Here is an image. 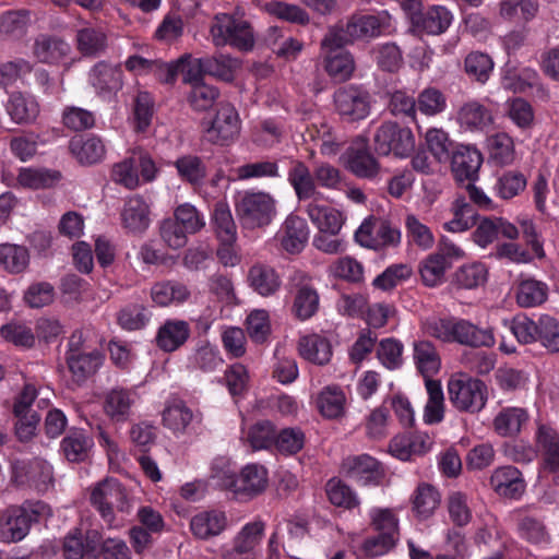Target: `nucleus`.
<instances>
[{
  "instance_id": "obj_35",
  "label": "nucleus",
  "mask_w": 559,
  "mask_h": 559,
  "mask_svg": "<svg viewBox=\"0 0 559 559\" xmlns=\"http://www.w3.org/2000/svg\"><path fill=\"white\" fill-rule=\"evenodd\" d=\"M457 120L469 130H484L493 122L491 111L477 100L465 103L459 109Z\"/></svg>"
},
{
  "instance_id": "obj_47",
  "label": "nucleus",
  "mask_w": 559,
  "mask_h": 559,
  "mask_svg": "<svg viewBox=\"0 0 559 559\" xmlns=\"http://www.w3.org/2000/svg\"><path fill=\"white\" fill-rule=\"evenodd\" d=\"M426 389L428 401L425 406L424 420L426 424H438L444 417V396L441 383L438 380L427 379Z\"/></svg>"
},
{
  "instance_id": "obj_8",
  "label": "nucleus",
  "mask_w": 559,
  "mask_h": 559,
  "mask_svg": "<svg viewBox=\"0 0 559 559\" xmlns=\"http://www.w3.org/2000/svg\"><path fill=\"white\" fill-rule=\"evenodd\" d=\"M239 133L238 111L231 104H221L211 126L205 130V139L213 144L225 146L235 142Z\"/></svg>"
},
{
  "instance_id": "obj_56",
  "label": "nucleus",
  "mask_w": 559,
  "mask_h": 559,
  "mask_svg": "<svg viewBox=\"0 0 559 559\" xmlns=\"http://www.w3.org/2000/svg\"><path fill=\"white\" fill-rule=\"evenodd\" d=\"M440 503V495L435 487L420 484L413 496V509L419 518L430 516Z\"/></svg>"
},
{
  "instance_id": "obj_11",
  "label": "nucleus",
  "mask_w": 559,
  "mask_h": 559,
  "mask_svg": "<svg viewBox=\"0 0 559 559\" xmlns=\"http://www.w3.org/2000/svg\"><path fill=\"white\" fill-rule=\"evenodd\" d=\"M341 471L347 478L362 486L379 485L384 477L380 462L368 454L347 456L342 462Z\"/></svg>"
},
{
  "instance_id": "obj_19",
  "label": "nucleus",
  "mask_w": 559,
  "mask_h": 559,
  "mask_svg": "<svg viewBox=\"0 0 559 559\" xmlns=\"http://www.w3.org/2000/svg\"><path fill=\"white\" fill-rule=\"evenodd\" d=\"M452 343L469 347H491L495 345V337L490 329L479 328L468 320L455 319Z\"/></svg>"
},
{
  "instance_id": "obj_37",
  "label": "nucleus",
  "mask_w": 559,
  "mask_h": 559,
  "mask_svg": "<svg viewBox=\"0 0 559 559\" xmlns=\"http://www.w3.org/2000/svg\"><path fill=\"white\" fill-rule=\"evenodd\" d=\"M487 148L489 160L497 166L510 165L515 158L513 139L504 132L488 136Z\"/></svg>"
},
{
  "instance_id": "obj_31",
  "label": "nucleus",
  "mask_w": 559,
  "mask_h": 559,
  "mask_svg": "<svg viewBox=\"0 0 559 559\" xmlns=\"http://www.w3.org/2000/svg\"><path fill=\"white\" fill-rule=\"evenodd\" d=\"M299 355L316 365H325L331 360L332 347L330 342L318 334L305 335L298 342Z\"/></svg>"
},
{
  "instance_id": "obj_51",
  "label": "nucleus",
  "mask_w": 559,
  "mask_h": 559,
  "mask_svg": "<svg viewBox=\"0 0 559 559\" xmlns=\"http://www.w3.org/2000/svg\"><path fill=\"white\" fill-rule=\"evenodd\" d=\"M92 440L82 430H71L62 440L61 449L70 462L84 461L92 448Z\"/></svg>"
},
{
  "instance_id": "obj_14",
  "label": "nucleus",
  "mask_w": 559,
  "mask_h": 559,
  "mask_svg": "<svg viewBox=\"0 0 559 559\" xmlns=\"http://www.w3.org/2000/svg\"><path fill=\"white\" fill-rule=\"evenodd\" d=\"M104 356L97 349L84 352L70 347L67 364L75 382L82 383L97 372L103 365Z\"/></svg>"
},
{
  "instance_id": "obj_7",
  "label": "nucleus",
  "mask_w": 559,
  "mask_h": 559,
  "mask_svg": "<svg viewBox=\"0 0 559 559\" xmlns=\"http://www.w3.org/2000/svg\"><path fill=\"white\" fill-rule=\"evenodd\" d=\"M373 143L376 152L380 155L393 153L404 157L414 148L415 139L411 129L388 121L377 129Z\"/></svg>"
},
{
  "instance_id": "obj_38",
  "label": "nucleus",
  "mask_w": 559,
  "mask_h": 559,
  "mask_svg": "<svg viewBox=\"0 0 559 559\" xmlns=\"http://www.w3.org/2000/svg\"><path fill=\"white\" fill-rule=\"evenodd\" d=\"M193 418L192 411L182 401L169 402L163 411V425L175 435L185 433Z\"/></svg>"
},
{
  "instance_id": "obj_63",
  "label": "nucleus",
  "mask_w": 559,
  "mask_h": 559,
  "mask_svg": "<svg viewBox=\"0 0 559 559\" xmlns=\"http://www.w3.org/2000/svg\"><path fill=\"white\" fill-rule=\"evenodd\" d=\"M526 188V178L520 171H504L495 185L497 194L504 200L519 195Z\"/></svg>"
},
{
  "instance_id": "obj_6",
  "label": "nucleus",
  "mask_w": 559,
  "mask_h": 559,
  "mask_svg": "<svg viewBox=\"0 0 559 559\" xmlns=\"http://www.w3.org/2000/svg\"><path fill=\"white\" fill-rule=\"evenodd\" d=\"M131 500L127 489L114 478H107L95 485L90 497L92 506L109 526L115 522L114 509L116 508L120 512L129 513L132 507Z\"/></svg>"
},
{
  "instance_id": "obj_15",
  "label": "nucleus",
  "mask_w": 559,
  "mask_h": 559,
  "mask_svg": "<svg viewBox=\"0 0 559 559\" xmlns=\"http://www.w3.org/2000/svg\"><path fill=\"white\" fill-rule=\"evenodd\" d=\"M483 164L481 154L474 147L461 145L452 154L451 169L460 181H475Z\"/></svg>"
},
{
  "instance_id": "obj_62",
  "label": "nucleus",
  "mask_w": 559,
  "mask_h": 559,
  "mask_svg": "<svg viewBox=\"0 0 559 559\" xmlns=\"http://www.w3.org/2000/svg\"><path fill=\"white\" fill-rule=\"evenodd\" d=\"M330 502L336 507L353 509L359 504L356 493L341 479L332 478L325 486Z\"/></svg>"
},
{
  "instance_id": "obj_49",
  "label": "nucleus",
  "mask_w": 559,
  "mask_h": 559,
  "mask_svg": "<svg viewBox=\"0 0 559 559\" xmlns=\"http://www.w3.org/2000/svg\"><path fill=\"white\" fill-rule=\"evenodd\" d=\"M538 12L536 0H502L500 2V15L502 19L513 22H528Z\"/></svg>"
},
{
  "instance_id": "obj_26",
  "label": "nucleus",
  "mask_w": 559,
  "mask_h": 559,
  "mask_svg": "<svg viewBox=\"0 0 559 559\" xmlns=\"http://www.w3.org/2000/svg\"><path fill=\"white\" fill-rule=\"evenodd\" d=\"M248 283L257 294L263 297L274 295L282 285L276 270L264 263H255L249 269Z\"/></svg>"
},
{
  "instance_id": "obj_54",
  "label": "nucleus",
  "mask_w": 559,
  "mask_h": 559,
  "mask_svg": "<svg viewBox=\"0 0 559 559\" xmlns=\"http://www.w3.org/2000/svg\"><path fill=\"white\" fill-rule=\"evenodd\" d=\"M99 540L98 532L91 531L86 536V544L83 543L82 535L79 532L70 533L64 537L62 554L66 559H82L85 551L96 549Z\"/></svg>"
},
{
  "instance_id": "obj_2",
  "label": "nucleus",
  "mask_w": 559,
  "mask_h": 559,
  "mask_svg": "<svg viewBox=\"0 0 559 559\" xmlns=\"http://www.w3.org/2000/svg\"><path fill=\"white\" fill-rule=\"evenodd\" d=\"M214 46H230L239 51H250L255 44V35L250 22L236 14L217 13L209 27Z\"/></svg>"
},
{
  "instance_id": "obj_58",
  "label": "nucleus",
  "mask_w": 559,
  "mask_h": 559,
  "mask_svg": "<svg viewBox=\"0 0 559 559\" xmlns=\"http://www.w3.org/2000/svg\"><path fill=\"white\" fill-rule=\"evenodd\" d=\"M412 274L413 270L408 264H392L373 280L372 285L383 292L391 290L407 281Z\"/></svg>"
},
{
  "instance_id": "obj_36",
  "label": "nucleus",
  "mask_w": 559,
  "mask_h": 559,
  "mask_svg": "<svg viewBox=\"0 0 559 559\" xmlns=\"http://www.w3.org/2000/svg\"><path fill=\"white\" fill-rule=\"evenodd\" d=\"M75 38L76 48L84 57H97L107 48V35L99 27L80 28Z\"/></svg>"
},
{
  "instance_id": "obj_57",
  "label": "nucleus",
  "mask_w": 559,
  "mask_h": 559,
  "mask_svg": "<svg viewBox=\"0 0 559 559\" xmlns=\"http://www.w3.org/2000/svg\"><path fill=\"white\" fill-rule=\"evenodd\" d=\"M239 68L240 60L229 55L219 53L205 59L206 73L225 82H231Z\"/></svg>"
},
{
  "instance_id": "obj_9",
  "label": "nucleus",
  "mask_w": 559,
  "mask_h": 559,
  "mask_svg": "<svg viewBox=\"0 0 559 559\" xmlns=\"http://www.w3.org/2000/svg\"><path fill=\"white\" fill-rule=\"evenodd\" d=\"M355 239L362 247L378 250L399 245L401 233L385 221L369 217L356 230Z\"/></svg>"
},
{
  "instance_id": "obj_17",
  "label": "nucleus",
  "mask_w": 559,
  "mask_h": 559,
  "mask_svg": "<svg viewBox=\"0 0 559 559\" xmlns=\"http://www.w3.org/2000/svg\"><path fill=\"white\" fill-rule=\"evenodd\" d=\"M190 325L185 320L170 319L165 321L157 330L156 346L166 353L180 348L190 337Z\"/></svg>"
},
{
  "instance_id": "obj_42",
  "label": "nucleus",
  "mask_w": 559,
  "mask_h": 559,
  "mask_svg": "<svg viewBox=\"0 0 559 559\" xmlns=\"http://www.w3.org/2000/svg\"><path fill=\"white\" fill-rule=\"evenodd\" d=\"M174 166L180 179L193 187L202 185L206 177V166L202 158L197 155L180 156L175 160Z\"/></svg>"
},
{
  "instance_id": "obj_27",
  "label": "nucleus",
  "mask_w": 559,
  "mask_h": 559,
  "mask_svg": "<svg viewBox=\"0 0 559 559\" xmlns=\"http://www.w3.org/2000/svg\"><path fill=\"white\" fill-rule=\"evenodd\" d=\"M287 180L300 201L311 199L318 193L314 176L301 160L290 162Z\"/></svg>"
},
{
  "instance_id": "obj_16",
  "label": "nucleus",
  "mask_w": 559,
  "mask_h": 559,
  "mask_svg": "<svg viewBox=\"0 0 559 559\" xmlns=\"http://www.w3.org/2000/svg\"><path fill=\"white\" fill-rule=\"evenodd\" d=\"M341 48L324 46L323 40L321 41L324 70L333 80L345 82L352 78L355 71V60L349 51Z\"/></svg>"
},
{
  "instance_id": "obj_43",
  "label": "nucleus",
  "mask_w": 559,
  "mask_h": 559,
  "mask_svg": "<svg viewBox=\"0 0 559 559\" xmlns=\"http://www.w3.org/2000/svg\"><path fill=\"white\" fill-rule=\"evenodd\" d=\"M451 263L441 253H431L419 264L423 283L428 287H436L443 283L445 271Z\"/></svg>"
},
{
  "instance_id": "obj_24",
  "label": "nucleus",
  "mask_w": 559,
  "mask_h": 559,
  "mask_svg": "<svg viewBox=\"0 0 559 559\" xmlns=\"http://www.w3.org/2000/svg\"><path fill=\"white\" fill-rule=\"evenodd\" d=\"M528 419V412L523 407H503L495 416L492 428L500 437H516L527 424Z\"/></svg>"
},
{
  "instance_id": "obj_60",
  "label": "nucleus",
  "mask_w": 559,
  "mask_h": 559,
  "mask_svg": "<svg viewBox=\"0 0 559 559\" xmlns=\"http://www.w3.org/2000/svg\"><path fill=\"white\" fill-rule=\"evenodd\" d=\"M417 109L425 116L433 117L447 108L445 95L436 87L424 88L416 98Z\"/></svg>"
},
{
  "instance_id": "obj_1",
  "label": "nucleus",
  "mask_w": 559,
  "mask_h": 559,
  "mask_svg": "<svg viewBox=\"0 0 559 559\" xmlns=\"http://www.w3.org/2000/svg\"><path fill=\"white\" fill-rule=\"evenodd\" d=\"M50 515V508L43 501H25L0 512V540L17 543L29 533L33 523Z\"/></svg>"
},
{
  "instance_id": "obj_40",
  "label": "nucleus",
  "mask_w": 559,
  "mask_h": 559,
  "mask_svg": "<svg viewBox=\"0 0 559 559\" xmlns=\"http://www.w3.org/2000/svg\"><path fill=\"white\" fill-rule=\"evenodd\" d=\"M346 397L341 388L336 385L325 386L317 397V406L322 416L334 419L345 412Z\"/></svg>"
},
{
  "instance_id": "obj_3",
  "label": "nucleus",
  "mask_w": 559,
  "mask_h": 559,
  "mask_svg": "<svg viewBox=\"0 0 559 559\" xmlns=\"http://www.w3.org/2000/svg\"><path fill=\"white\" fill-rule=\"evenodd\" d=\"M235 210L243 228H263L276 216V201L267 192L248 190L238 195Z\"/></svg>"
},
{
  "instance_id": "obj_22",
  "label": "nucleus",
  "mask_w": 559,
  "mask_h": 559,
  "mask_svg": "<svg viewBox=\"0 0 559 559\" xmlns=\"http://www.w3.org/2000/svg\"><path fill=\"white\" fill-rule=\"evenodd\" d=\"M121 221L129 233H144L151 224L148 204L140 195L128 199L121 212Z\"/></svg>"
},
{
  "instance_id": "obj_53",
  "label": "nucleus",
  "mask_w": 559,
  "mask_h": 559,
  "mask_svg": "<svg viewBox=\"0 0 559 559\" xmlns=\"http://www.w3.org/2000/svg\"><path fill=\"white\" fill-rule=\"evenodd\" d=\"M487 276L488 271L485 264L474 262L460 266L453 274V283L459 288L473 289L484 285Z\"/></svg>"
},
{
  "instance_id": "obj_59",
  "label": "nucleus",
  "mask_w": 559,
  "mask_h": 559,
  "mask_svg": "<svg viewBox=\"0 0 559 559\" xmlns=\"http://www.w3.org/2000/svg\"><path fill=\"white\" fill-rule=\"evenodd\" d=\"M329 274L346 282L358 283L362 281L364 267L352 257H342L329 265Z\"/></svg>"
},
{
  "instance_id": "obj_25",
  "label": "nucleus",
  "mask_w": 559,
  "mask_h": 559,
  "mask_svg": "<svg viewBox=\"0 0 559 559\" xmlns=\"http://www.w3.org/2000/svg\"><path fill=\"white\" fill-rule=\"evenodd\" d=\"M90 81L99 94L117 93L123 86V72L120 66L98 62L90 72Z\"/></svg>"
},
{
  "instance_id": "obj_34",
  "label": "nucleus",
  "mask_w": 559,
  "mask_h": 559,
  "mask_svg": "<svg viewBox=\"0 0 559 559\" xmlns=\"http://www.w3.org/2000/svg\"><path fill=\"white\" fill-rule=\"evenodd\" d=\"M452 219L443 224L449 233H463L476 225L477 214L466 198L459 195L451 205Z\"/></svg>"
},
{
  "instance_id": "obj_33",
  "label": "nucleus",
  "mask_w": 559,
  "mask_h": 559,
  "mask_svg": "<svg viewBox=\"0 0 559 559\" xmlns=\"http://www.w3.org/2000/svg\"><path fill=\"white\" fill-rule=\"evenodd\" d=\"M211 225L219 242H236L237 225L226 202L219 201L214 205Z\"/></svg>"
},
{
  "instance_id": "obj_23",
  "label": "nucleus",
  "mask_w": 559,
  "mask_h": 559,
  "mask_svg": "<svg viewBox=\"0 0 559 559\" xmlns=\"http://www.w3.org/2000/svg\"><path fill=\"white\" fill-rule=\"evenodd\" d=\"M228 524L226 513L219 510L202 511L190 521L192 534L200 539H209L222 534Z\"/></svg>"
},
{
  "instance_id": "obj_32",
  "label": "nucleus",
  "mask_w": 559,
  "mask_h": 559,
  "mask_svg": "<svg viewBox=\"0 0 559 559\" xmlns=\"http://www.w3.org/2000/svg\"><path fill=\"white\" fill-rule=\"evenodd\" d=\"M306 212L321 233L337 235L343 226L342 213L331 206L311 202L307 205Z\"/></svg>"
},
{
  "instance_id": "obj_21",
  "label": "nucleus",
  "mask_w": 559,
  "mask_h": 559,
  "mask_svg": "<svg viewBox=\"0 0 559 559\" xmlns=\"http://www.w3.org/2000/svg\"><path fill=\"white\" fill-rule=\"evenodd\" d=\"M135 394L123 388H114L105 393L103 409L114 421L121 423L129 419Z\"/></svg>"
},
{
  "instance_id": "obj_4",
  "label": "nucleus",
  "mask_w": 559,
  "mask_h": 559,
  "mask_svg": "<svg viewBox=\"0 0 559 559\" xmlns=\"http://www.w3.org/2000/svg\"><path fill=\"white\" fill-rule=\"evenodd\" d=\"M448 395L455 409L469 414L480 412L488 399L487 385L481 380L464 373L454 374L449 379Z\"/></svg>"
},
{
  "instance_id": "obj_39",
  "label": "nucleus",
  "mask_w": 559,
  "mask_h": 559,
  "mask_svg": "<svg viewBox=\"0 0 559 559\" xmlns=\"http://www.w3.org/2000/svg\"><path fill=\"white\" fill-rule=\"evenodd\" d=\"M151 296L155 304L165 307L185 302L190 297V292L182 283L166 281L153 285Z\"/></svg>"
},
{
  "instance_id": "obj_45",
  "label": "nucleus",
  "mask_w": 559,
  "mask_h": 559,
  "mask_svg": "<svg viewBox=\"0 0 559 559\" xmlns=\"http://www.w3.org/2000/svg\"><path fill=\"white\" fill-rule=\"evenodd\" d=\"M414 359L425 381L439 371L440 357L433 344L428 341L414 343Z\"/></svg>"
},
{
  "instance_id": "obj_61",
  "label": "nucleus",
  "mask_w": 559,
  "mask_h": 559,
  "mask_svg": "<svg viewBox=\"0 0 559 559\" xmlns=\"http://www.w3.org/2000/svg\"><path fill=\"white\" fill-rule=\"evenodd\" d=\"M464 69L468 76L485 83L493 70V61L487 53L472 51L465 58Z\"/></svg>"
},
{
  "instance_id": "obj_48",
  "label": "nucleus",
  "mask_w": 559,
  "mask_h": 559,
  "mask_svg": "<svg viewBox=\"0 0 559 559\" xmlns=\"http://www.w3.org/2000/svg\"><path fill=\"white\" fill-rule=\"evenodd\" d=\"M70 150L83 164L97 163L105 155V146L96 136L74 138L70 142Z\"/></svg>"
},
{
  "instance_id": "obj_55",
  "label": "nucleus",
  "mask_w": 559,
  "mask_h": 559,
  "mask_svg": "<svg viewBox=\"0 0 559 559\" xmlns=\"http://www.w3.org/2000/svg\"><path fill=\"white\" fill-rule=\"evenodd\" d=\"M150 319V311L141 304L126 305L117 313V323L127 331H136L145 328Z\"/></svg>"
},
{
  "instance_id": "obj_12",
  "label": "nucleus",
  "mask_w": 559,
  "mask_h": 559,
  "mask_svg": "<svg viewBox=\"0 0 559 559\" xmlns=\"http://www.w3.org/2000/svg\"><path fill=\"white\" fill-rule=\"evenodd\" d=\"M490 488L501 498L519 500L526 490L522 472L512 465L495 468L489 478Z\"/></svg>"
},
{
  "instance_id": "obj_50",
  "label": "nucleus",
  "mask_w": 559,
  "mask_h": 559,
  "mask_svg": "<svg viewBox=\"0 0 559 559\" xmlns=\"http://www.w3.org/2000/svg\"><path fill=\"white\" fill-rule=\"evenodd\" d=\"M547 285L534 278L522 280L516 289V301L521 307L542 305L547 299Z\"/></svg>"
},
{
  "instance_id": "obj_28",
  "label": "nucleus",
  "mask_w": 559,
  "mask_h": 559,
  "mask_svg": "<svg viewBox=\"0 0 559 559\" xmlns=\"http://www.w3.org/2000/svg\"><path fill=\"white\" fill-rule=\"evenodd\" d=\"M451 12L442 5H432L421 15H415L414 27L429 35L444 33L452 23Z\"/></svg>"
},
{
  "instance_id": "obj_10",
  "label": "nucleus",
  "mask_w": 559,
  "mask_h": 559,
  "mask_svg": "<svg viewBox=\"0 0 559 559\" xmlns=\"http://www.w3.org/2000/svg\"><path fill=\"white\" fill-rule=\"evenodd\" d=\"M334 105L337 114L345 120H362L370 114V95L357 86L348 85L334 93Z\"/></svg>"
},
{
  "instance_id": "obj_13",
  "label": "nucleus",
  "mask_w": 559,
  "mask_h": 559,
  "mask_svg": "<svg viewBox=\"0 0 559 559\" xmlns=\"http://www.w3.org/2000/svg\"><path fill=\"white\" fill-rule=\"evenodd\" d=\"M269 484L267 471L260 464H248L238 474L235 497L252 499L262 493Z\"/></svg>"
},
{
  "instance_id": "obj_52",
  "label": "nucleus",
  "mask_w": 559,
  "mask_h": 559,
  "mask_svg": "<svg viewBox=\"0 0 559 559\" xmlns=\"http://www.w3.org/2000/svg\"><path fill=\"white\" fill-rule=\"evenodd\" d=\"M60 178V173L56 170L23 168L17 176V182L24 188L47 189L57 185Z\"/></svg>"
},
{
  "instance_id": "obj_18",
  "label": "nucleus",
  "mask_w": 559,
  "mask_h": 559,
  "mask_svg": "<svg viewBox=\"0 0 559 559\" xmlns=\"http://www.w3.org/2000/svg\"><path fill=\"white\" fill-rule=\"evenodd\" d=\"M71 52V46L60 37L39 35L33 45V56L43 63L58 64Z\"/></svg>"
},
{
  "instance_id": "obj_29",
  "label": "nucleus",
  "mask_w": 559,
  "mask_h": 559,
  "mask_svg": "<svg viewBox=\"0 0 559 559\" xmlns=\"http://www.w3.org/2000/svg\"><path fill=\"white\" fill-rule=\"evenodd\" d=\"M536 443L543 453L544 468L559 473V435L552 428L540 425L536 432Z\"/></svg>"
},
{
  "instance_id": "obj_64",
  "label": "nucleus",
  "mask_w": 559,
  "mask_h": 559,
  "mask_svg": "<svg viewBox=\"0 0 559 559\" xmlns=\"http://www.w3.org/2000/svg\"><path fill=\"white\" fill-rule=\"evenodd\" d=\"M275 428L269 420L255 423L247 433V441L253 450L269 449L275 445Z\"/></svg>"
},
{
  "instance_id": "obj_5",
  "label": "nucleus",
  "mask_w": 559,
  "mask_h": 559,
  "mask_svg": "<svg viewBox=\"0 0 559 559\" xmlns=\"http://www.w3.org/2000/svg\"><path fill=\"white\" fill-rule=\"evenodd\" d=\"M381 22L374 15L353 14L345 24L329 28L323 45L344 47L357 40H368L380 36Z\"/></svg>"
},
{
  "instance_id": "obj_46",
  "label": "nucleus",
  "mask_w": 559,
  "mask_h": 559,
  "mask_svg": "<svg viewBox=\"0 0 559 559\" xmlns=\"http://www.w3.org/2000/svg\"><path fill=\"white\" fill-rule=\"evenodd\" d=\"M266 523L260 516L246 523L234 536L233 543L249 552H255L265 535Z\"/></svg>"
},
{
  "instance_id": "obj_30",
  "label": "nucleus",
  "mask_w": 559,
  "mask_h": 559,
  "mask_svg": "<svg viewBox=\"0 0 559 559\" xmlns=\"http://www.w3.org/2000/svg\"><path fill=\"white\" fill-rule=\"evenodd\" d=\"M7 111L14 122L27 124L34 122L38 117L39 105L33 96L14 92L10 95Z\"/></svg>"
},
{
  "instance_id": "obj_41",
  "label": "nucleus",
  "mask_w": 559,
  "mask_h": 559,
  "mask_svg": "<svg viewBox=\"0 0 559 559\" xmlns=\"http://www.w3.org/2000/svg\"><path fill=\"white\" fill-rule=\"evenodd\" d=\"M348 168L353 174L360 178H374L380 166L377 159L366 150V141H361L360 148H350L348 157Z\"/></svg>"
},
{
  "instance_id": "obj_20",
  "label": "nucleus",
  "mask_w": 559,
  "mask_h": 559,
  "mask_svg": "<svg viewBox=\"0 0 559 559\" xmlns=\"http://www.w3.org/2000/svg\"><path fill=\"white\" fill-rule=\"evenodd\" d=\"M281 245L289 253H299L304 250L309 238V228L306 221L297 215H289L280 231Z\"/></svg>"
},
{
  "instance_id": "obj_44",
  "label": "nucleus",
  "mask_w": 559,
  "mask_h": 559,
  "mask_svg": "<svg viewBox=\"0 0 559 559\" xmlns=\"http://www.w3.org/2000/svg\"><path fill=\"white\" fill-rule=\"evenodd\" d=\"M29 263V254L25 247L14 243L0 245V267L11 274L24 272Z\"/></svg>"
}]
</instances>
